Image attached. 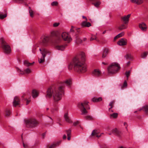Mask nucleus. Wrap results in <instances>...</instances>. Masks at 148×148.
Returning a JSON list of instances; mask_svg holds the SVG:
<instances>
[{
  "instance_id": "2f4dec72",
  "label": "nucleus",
  "mask_w": 148,
  "mask_h": 148,
  "mask_svg": "<svg viewBox=\"0 0 148 148\" xmlns=\"http://www.w3.org/2000/svg\"><path fill=\"white\" fill-rule=\"evenodd\" d=\"M71 83V80L70 79H67L64 82V84H66L68 85H70Z\"/></svg>"
},
{
  "instance_id": "6ab92c4d",
  "label": "nucleus",
  "mask_w": 148,
  "mask_h": 148,
  "mask_svg": "<svg viewBox=\"0 0 148 148\" xmlns=\"http://www.w3.org/2000/svg\"><path fill=\"white\" fill-rule=\"evenodd\" d=\"M126 41L127 40L126 39H122L118 42L117 44L120 46L125 45L127 43Z\"/></svg>"
},
{
  "instance_id": "5701e85b",
  "label": "nucleus",
  "mask_w": 148,
  "mask_h": 148,
  "mask_svg": "<svg viewBox=\"0 0 148 148\" xmlns=\"http://www.w3.org/2000/svg\"><path fill=\"white\" fill-rule=\"evenodd\" d=\"M102 100V98L101 97L99 98H93L92 99V100L94 102H98Z\"/></svg>"
},
{
  "instance_id": "69168bd1",
  "label": "nucleus",
  "mask_w": 148,
  "mask_h": 148,
  "mask_svg": "<svg viewBox=\"0 0 148 148\" xmlns=\"http://www.w3.org/2000/svg\"><path fill=\"white\" fill-rule=\"evenodd\" d=\"M86 40V38H84L83 39V40L84 41H85Z\"/></svg>"
},
{
  "instance_id": "bb28decb",
  "label": "nucleus",
  "mask_w": 148,
  "mask_h": 148,
  "mask_svg": "<svg viewBox=\"0 0 148 148\" xmlns=\"http://www.w3.org/2000/svg\"><path fill=\"white\" fill-rule=\"evenodd\" d=\"M118 114L117 113H114L110 114V117H112L114 118H116L118 116Z\"/></svg>"
},
{
  "instance_id": "37998d69",
  "label": "nucleus",
  "mask_w": 148,
  "mask_h": 148,
  "mask_svg": "<svg viewBox=\"0 0 148 148\" xmlns=\"http://www.w3.org/2000/svg\"><path fill=\"white\" fill-rule=\"evenodd\" d=\"M60 24L59 23H55L53 24V26L54 27L58 26Z\"/></svg>"
},
{
  "instance_id": "a878e982",
  "label": "nucleus",
  "mask_w": 148,
  "mask_h": 148,
  "mask_svg": "<svg viewBox=\"0 0 148 148\" xmlns=\"http://www.w3.org/2000/svg\"><path fill=\"white\" fill-rule=\"evenodd\" d=\"M82 42V40L78 37H76L75 42L77 44L81 43Z\"/></svg>"
},
{
  "instance_id": "58836bf2",
  "label": "nucleus",
  "mask_w": 148,
  "mask_h": 148,
  "mask_svg": "<svg viewBox=\"0 0 148 148\" xmlns=\"http://www.w3.org/2000/svg\"><path fill=\"white\" fill-rule=\"evenodd\" d=\"M10 110H7L6 111L5 116H8L10 115Z\"/></svg>"
},
{
  "instance_id": "39448f33",
  "label": "nucleus",
  "mask_w": 148,
  "mask_h": 148,
  "mask_svg": "<svg viewBox=\"0 0 148 148\" xmlns=\"http://www.w3.org/2000/svg\"><path fill=\"white\" fill-rule=\"evenodd\" d=\"M88 102L84 101L83 103H79L78 104V108L80 109L82 112V114H85L88 112L86 109H90V108L88 107Z\"/></svg>"
},
{
  "instance_id": "a211bd4d",
  "label": "nucleus",
  "mask_w": 148,
  "mask_h": 148,
  "mask_svg": "<svg viewBox=\"0 0 148 148\" xmlns=\"http://www.w3.org/2000/svg\"><path fill=\"white\" fill-rule=\"evenodd\" d=\"M93 75L96 77L99 76L101 75V71L98 69H95L92 72Z\"/></svg>"
},
{
  "instance_id": "a19ab883",
  "label": "nucleus",
  "mask_w": 148,
  "mask_h": 148,
  "mask_svg": "<svg viewBox=\"0 0 148 148\" xmlns=\"http://www.w3.org/2000/svg\"><path fill=\"white\" fill-rule=\"evenodd\" d=\"M58 4L57 1H54L51 3V5L52 6H57L58 5Z\"/></svg>"
},
{
  "instance_id": "13d9d810",
  "label": "nucleus",
  "mask_w": 148,
  "mask_h": 148,
  "mask_svg": "<svg viewBox=\"0 0 148 148\" xmlns=\"http://www.w3.org/2000/svg\"><path fill=\"white\" fill-rule=\"evenodd\" d=\"M82 18H83V19H85V21H87V18H86V17L84 16H82Z\"/></svg>"
},
{
  "instance_id": "f704fd0d",
  "label": "nucleus",
  "mask_w": 148,
  "mask_h": 148,
  "mask_svg": "<svg viewBox=\"0 0 148 148\" xmlns=\"http://www.w3.org/2000/svg\"><path fill=\"white\" fill-rule=\"evenodd\" d=\"M148 54V52H144L141 55L142 57L143 58H145L147 55Z\"/></svg>"
},
{
  "instance_id": "20e7f679",
  "label": "nucleus",
  "mask_w": 148,
  "mask_h": 148,
  "mask_svg": "<svg viewBox=\"0 0 148 148\" xmlns=\"http://www.w3.org/2000/svg\"><path fill=\"white\" fill-rule=\"evenodd\" d=\"M39 50L42 54V56L40 58H39L38 61L39 63H42L44 62L45 61V56L48 54L50 55L51 52L44 48H40Z\"/></svg>"
},
{
  "instance_id": "603ef678",
  "label": "nucleus",
  "mask_w": 148,
  "mask_h": 148,
  "mask_svg": "<svg viewBox=\"0 0 148 148\" xmlns=\"http://www.w3.org/2000/svg\"><path fill=\"white\" fill-rule=\"evenodd\" d=\"M58 110V108H56L55 109H51V112H53L54 110L57 111Z\"/></svg>"
},
{
  "instance_id": "1a4fd4ad",
  "label": "nucleus",
  "mask_w": 148,
  "mask_h": 148,
  "mask_svg": "<svg viewBox=\"0 0 148 148\" xmlns=\"http://www.w3.org/2000/svg\"><path fill=\"white\" fill-rule=\"evenodd\" d=\"M49 40V37L48 36H43L41 38L42 43L44 46H46L47 45Z\"/></svg>"
},
{
  "instance_id": "412c9836",
  "label": "nucleus",
  "mask_w": 148,
  "mask_h": 148,
  "mask_svg": "<svg viewBox=\"0 0 148 148\" xmlns=\"http://www.w3.org/2000/svg\"><path fill=\"white\" fill-rule=\"evenodd\" d=\"M71 130L69 129L68 130H66V132L67 133V136H68L67 139L68 140H70L71 139Z\"/></svg>"
},
{
  "instance_id": "423d86ee",
  "label": "nucleus",
  "mask_w": 148,
  "mask_h": 148,
  "mask_svg": "<svg viewBox=\"0 0 148 148\" xmlns=\"http://www.w3.org/2000/svg\"><path fill=\"white\" fill-rule=\"evenodd\" d=\"M0 42L1 43V47L3 49L4 52L6 54L10 53L11 51V49L9 45L8 44L3 38L0 39Z\"/></svg>"
},
{
  "instance_id": "ddd939ff",
  "label": "nucleus",
  "mask_w": 148,
  "mask_h": 148,
  "mask_svg": "<svg viewBox=\"0 0 148 148\" xmlns=\"http://www.w3.org/2000/svg\"><path fill=\"white\" fill-rule=\"evenodd\" d=\"M139 27L143 31H145L147 30V25L144 23H140L139 25Z\"/></svg>"
},
{
  "instance_id": "c03bdc74",
  "label": "nucleus",
  "mask_w": 148,
  "mask_h": 148,
  "mask_svg": "<svg viewBox=\"0 0 148 148\" xmlns=\"http://www.w3.org/2000/svg\"><path fill=\"white\" fill-rule=\"evenodd\" d=\"M23 145L24 147V148H28L29 146L26 143H23Z\"/></svg>"
},
{
  "instance_id": "7c9ffc66",
  "label": "nucleus",
  "mask_w": 148,
  "mask_h": 148,
  "mask_svg": "<svg viewBox=\"0 0 148 148\" xmlns=\"http://www.w3.org/2000/svg\"><path fill=\"white\" fill-rule=\"evenodd\" d=\"M126 27L124 25L122 24L119 27V29L120 30L126 29Z\"/></svg>"
},
{
  "instance_id": "052dcab7",
  "label": "nucleus",
  "mask_w": 148,
  "mask_h": 148,
  "mask_svg": "<svg viewBox=\"0 0 148 148\" xmlns=\"http://www.w3.org/2000/svg\"><path fill=\"white\" fill-rule=\"evenodd\" d=\"M119 38L118 37V36H115L114 37V40H116V39L118 38Z\"/></svg>"
},
{
  "instance_id": "6e6d98bb",
  "label": "nucleus",
  "mask_w": 148,
  "mask_h": 148,
  "mask_svg": "<svg viewBox=\"0 0 148 148\" xmlns=\"http://www.w3.org/2000/svg\"><path fill=\"white\" fill-rule=\"evenodd\" d=\"M141 110H143V111H144V106L142 107V108H140V109H139L138 110L139 111H140Z\"/></svg>"
},
{
  "instance_id": "774afa93",
  "label": "nucleus",
  "mask_w": 148,
  "mask_h": 148,
  "mask_svg": "<svg viewBox=\"0 0 148 148\" xmlns=\"http://www.w3.org/2000/svg\"><path fill=\"white\" fill-rule=\"evenodd\" d=\"M106 31H104L103 32V34H105V33H106Z\"/></svg>"
},
{
  "instance_id": "393cba45",
  "label": "nucleus",
  "mask_w": 148,
  "mask_h": 148,
  "mask_svg": "<svg viewBox=\"0 0 148 148\" xmlns=\"http://www.w3.org/2000/svg\"><path fill=\"white\" fill-rule=\"evenodd\" d=\"M34 62H33V63H29L27 61L25 60L24 61L23 63L25 66H29L32 65Z\"/></svg>"
},
{
  "instance_id": "9d476101",
  "label": "nucleus",
  "mask_w": 148,
  "mask_h": 148,
  "mask_svg": "<svg viewBox=\"0 0 148 148\" xmlns=\"http://www.w3.org/2000/svg\"><path fill=\"white\" fill-rule=\"evenodd\" d=\"M112 132L113 134L119 137H121L122 135L121 132L117 130L116 128L112 130Z\"/></svg>"
},
{
  "instance_id": "ea45409f",
  "label": "nucleus",
  "mask_w": 148,
  "mask_h": 148,
  "mask_svg": "<svg viewBox=\"0 0 148 148\" xmlns=\"http://www.w3.org/2000/svg\"><path fill=\"white\" fill-rule=\"evenodd\" d=\"M143 2V0H137L136 4L138 5L142 4Z\"/></svg>"
},
{
  "instance_id": "dca6fc26",
  "label": "nucleus",
  "mask_w": 148,
  "mask_h": 148,
  "mask_svg": "<svg viewBox=\"0 0 148 148\" xmlns=\"http://www.w3.org/2000/svg\"><path fill=\"white\" fill-rule=\"evenodd\" d=\"M87 21H85L82 22L81 23V25L82 27H89L91 26V23L89 22H87Z\"/></svg>"
},
{
  "instance_id": "0eeeda50",
  "label": "nucleus",
  "mask_w": 148,
  "mask_h": 148,
  "mask_svg": "<svg viewBox=\"0 0 148 148\" xmlns=\"http://www.w3.org/2000/svg\"><path fill=\"white\" fill-rule=\"evenodd\" d=\"M26 126L27 127L33 128L36 127L38 124V122L34 119H31L25 121Z\"/></svg>"
},
{
  "instance_id": "7ed1b4c3",
  "label": "nucleus",
  "mask_w": 148,
  "mask_h": 148,
  "mask_svg": "<svg viewBox=\"0 0 148 148\" xmlns=\"http://www.w3.org/2000/svg\"><path fill=\"white\" fill-rule=\"evenodd\" d=\"M120 68L118 64L117 63H112L108 68V73L114 74L118 71Z\"/></svg>"
},
{
  "instance_id": "6e6552de",
  "label": "nucleus",
  "mask_w": 148,
  "mask_h": 148,
  "mask_svg": "<svg viewBox=\"0 0 148 148\" xmlns=\"http://www.w3.org/2000/svg\"><path fill=\"white\" fill-rule=\"evenodd\" d=\"M61 36L63 39L65 41H67L68 42H70L72 40L69 34L65 32H63Z\"/></svg>"
},
{
  "instance_id": "5fc2aeb1",
  "label": "nucleus",
  "mask_w": 148,
  "mask_h": 148,
  "mask_svg": "<svg viewBox=\"0 0 148 148\" xmlns=\"http://www.w3.org/2000/svg\"><path fill=\"white\" fill-rule=\"evenodd\" d=\"M74 27L73 26H71V28L70 29V32H74V30H73Z\"/></svg>"
},
{
  "instance_id": "2eb2a0df",
  "label": "nucleus",
  "mask_w": 148,
  "mask_h": 148,
  "mask_svg": "<svg viewBox=\"0 0 148 148\" xmlns=\"http://www.w3.org/2000/svg\"><path fill=\"white\" fill-rule=\"evenodd\" d=\"M100 131L98 130L95 129L93 130L91 134L92 136H96L97 137L99 138L101 136V135H99L98 134L99 133Z\"/></svg>"
},
{
  "instance_id": "4d7b16f0",
  "label": "nucleus",
  "mask_w": 148,
  "mask_h": 148,
  "mask_svg": "<svg viewBox=\"0 0 148 148\" xmlns=\"http://www.w3.org/2000/svg\"><path fill=\"white\" fill-rule=\"evenodd\" d=\"M66 135H65V134L63 136V138L64 139H66Z\"/></svg>"
},
{
  "instance_id": "9b49d317",
  "label": "nucleus",
  "mask_w": 148,
  "mask_h": 148,
  "mask_svg": "<svg viewBox=\"0 0 148 148\" xmlns=\"http://www.w3.org/2000/svg\"><path fill=\"white\" fill-rule=\"evenodd\" d=\"M18 72L20 74H28L31 72V71L29 69H27L24 70V71H22L20 69H18Z\"/></svg>"
},
{
  "instance_id": "c756f323",
  "label": "nucleus",
  "mask_w": 148,
  "mask_h": 148,
  "mask_svg": "<svg viewBox=\"0 0 148 148\" xmlns=\"http://www.w3.org/2000/svg\"><path fill=\"white\" fill-rule=\"evenodd\" d=\"M115 103L114 101H112L110 102L109 104V106H110V108H109V110H110V109H111L113 107V105Z\"/></svg>"
},
{
  "instance_id": "f257e3e1",
  "label": "nucleus",
  "mask_w": 148,
  "mask_h": 148,
  "mask_svg": "<svg viewBox=\"0 0 148 148\" xmlns=\"http://www.w3.org/2000/svg\"><path fill=\"white\" fill-rule=\"evenodd\" d=\"M63 89L64 87L62 86H60L58 89L49 88L47 91L46 97L50 98L53 95L54 100L55 101H58L61 99L62 94L63 92Z\"/></svg>"
},
{
  "instance_id": "a18cd8bd",
  "label": "nucleus",
  "mask_w": 148,
  "mask_h": 148,
  "mask_svg": "<svg viewBox=\"0 0 148 148\" xmlns=\"http://www.w3.org/2000/svg\"><path fill=\"white\" fill-rule=\"evenodd\" d=\"M108 52H109V50L108 49L106 48L104 49L103 53H106L107 54H108Z\"/></svg>"
},
{
  "instance_id": "4be33fe9",
  "label": "nucleus",
  "mask_w": 148,
  "mask_h": 148,
  "mask_svg": "<svg viewBox=\"0 0 148 148\" xmlns=\"http://www.w3.org/2000/svg\"><path fill=\"white\" fill-rule=\"evenodd\" d=\"M32 97L33 98L37 97L38 96V92L35 89L33 90L32 91Z\"/></svg>"
},
{
  "instance_id": "09e8293b",
  "label": "nucleus",
  "mask_w": 148,
  "mask_h": 148,
  "mask_svg": "<svg viewBox=\"0 0 148 148\" xmlns=\"http://www.w3.org/2000/svg\"><path fill=\"white\" fill-rule=\"evenodd\" d=\"M60 41V40L58 38H57V40L55 41V43L56 44L59 43Z\"/></svg>"
},
{
  "instance_id": "f3484780",
  "label": "nucleus",
  "mask_w": 148,
  "mask_h": 148,
  "mask_svg": "<svg viewBox=\"0 0 148 148\" xmlns=\"http://www.w3.org/2000/svg\"><path fill=\"white\" fill-rule=\"evenodd\" d=\"M67 44L63 45H58L56 46V49L61 51L64 50L66 47L67 46Z\"/></svg>"
},
{
  "instance_id": "79ce46f5",
  "label": "nucleus",
  "mask_w": 148,
  "mask_h": 148,
  "mask_svg": "<svg viewBox=\"0 0 148 148\" xmlns=\"http://www.w3.org/2000/svg\"><path fill=\"white\" fill-rule=\"evenodd\" d=\"M124 34V33L123 32H122L121 33H120L119 34H118L117 35V36H118V37L119 38L122 37L123 36Z\"/></svg>"
},
{
  "instance_id": "4468645a",
  "label": "nucleus",
  "mask_w": 148,
  "mask_h": 148,
  "mask_svg": "<svg viewBox=\"0 0 148 148\" xmlns=\"http://www.w3.org/2000/svg\"><path fill=\"white\" fill-rule=\"evenodd\" d=\"M130 14H129L127 16H125L121 18V19L125 24L127 23L129 20V18L130 16Z\"/></svg>"
},
{
  "instance_id": "f8f14e48",
  "label": "nucleus",
  "mask_w": 148,
  "mask_h": 148,
  "mask_svg": "<svg viewBox=\"0 0 148 148\" xmlns=\"http://www.w3.org/2000/svg\"><path fill=\"white\" fill-rule=\"evenodd\" d=\"M20 101L18 97L17 96H15L14 98L13 101V106L16 107L20 104Z\"/></svg>"
},
{
  "instance_id": "473e14b6",
  "label": "nucleus",
  "mask_w": 148,
  "mask_h": 148,
  "mask_svg": "<svg viewBox=\"0 0 148 148\" xmlns=\"http://www.w3.org/2000/svg\"><path fill=\"white\" fill-rule=\"evenodd\" d=\"M7 16L6 14H2L0 12V18L3 19L6 17Z\"/></svg>"
},
{
  "instance_id": "4c0bfd02",
  "label": "nucleus",
  "mask_w": 148,
  "mask_h": 148,
  "mask_svg": "<svg viewBox=\"0 0 148 148\" xmlns=\"http://www.w3.org/2000/svg\"><path fill=\"white\" fill-rule=\"evenodd\" d=\"M85 118L88 120H92L93 119V118L91 116L88 115L87 116L85 117Z\"/></svg>"
},
{
  "instance_id": "0e129e2a",
  "label": "nucleus",
  "mask_w": 148,
  "mask_h": 148,
  "mask_svg": "<svg viewBox=\"0 0 148 148\" xmlns=\"http://www.w3.org/2000/svg\"><path fill=\"white\" fill-rule=\"evenodd\" d=\"M109 111L110 112H113V111L111 110V109H110V110H109Z\"/></svg>"
},
{
  "instance_id": "e433bc0d",
  "label": "nucleus",
  "mask_w": 148,
  "mask_h": 148,
  "mask_svg": "<svg viewBox=\"0 0 148 148\" xmlns=\"http://www.w3.org/2000/svg\"><path fill=\"white\" fill-rule=\"evenodd\" d=\"M127 83L126 80H125L123 84L121 86V88L122 89H123L124 88L127 87Z\"/></svg>"
},
{
  "instance_id": "864d4df0",
  "label": "nucleus",
  "mask_w": 148,
  "mask_h": 148,
  "mask_svg": "<svg viewBox=\"0 0 148 148\" xmlns=\"http://www.w3.org/2000/svg\"><path fill=\"white\" fill-rule=\"evenodd\" d=\"M107 55V54L106 53H103V54H102V57L103 58H105Z\"/></svg>"
},
{
  "instance_id": "72a5a7b5",
  "label": "nucleus",
  "mask_w": 148,
  "mask_h": 148,
  "mask_svg": "<svg viewBox=\"0 0 148 148\" xmlns=\"http://www.w3.org/2000/svg\"><path fill=\"white\" fill-rule=\"evenodd\" d=\"M29 10L30 15L32 17V18L33 17V11L31 9L30 7H29Z\"/></svg>"
},
{
  "instance_id": "c9c22d12",
  "label": "nucleus",
  "mask_w": 148,
  "mask_h": 148,
  "mask_svg": "<svg viewBox=\"0 0 148 148\" xmlns=\"http://www.w3.org/2000/svg\"><path fill=\"white\" fill-rule=\"evenodd\" d=\"M144 111L147 114H148V106H144Z\"/></svg>"
},
{
  "instance_id": "bf43d9fd",
  "label": "nucleus",
  "mask_w": 148,
  "mask_h": 148,
  "mask_svg": "<svg viewBox=\"0 0 148 148\" xmlns=\"http://www.w3.org/2000/svg\"><path fill=\"white\" fill-rule=\"evenodd\" d=\"M45 134H46L45 133H44L42 134V136L43 138H44L45 136Z\"/></svg>"
},
{
  "instance_id": "cd10ccee",
  "label": "nucleus",
  "mask_w": 148,
  "mask_h": 148,
  "mask_svg": "<svg viewBox=\"0 0 148 148\" xmlns=\"http://www.w3.org/2000/svg\"><path fill=\"white\" fill-rule=\"evenodd\" d=\"M125 58L126 59L131 60L132 58V57L130 54H127L125 56Z\"/></svg>"
},
{
  "instance_id": "c85d7f7f",
  "label": "nucleus",
  "mask_w": 148,
  "mask_h": 148,
  "mask_svg": "<svg viewBox=\"0 0 148 148\" xmlns=\"http://www.w3.org/2000/svg\"><path fill=\"white\" fill-rule=\"evenodd\" d=\"M60 142H58L56 143H53L51 145L49 148H54L56 146L58 145L59 143Z\"/></svg>"
},
{
  "instance_id": "8fccbe9b",
  "label": "nucleus",
  "mask_w": 148,
  "mask_h": 148,
  "mask_svg": "<svg viewBox=\"0 0 148 148\" xmlns=\"http://www.w3.org/2000/svg\"><path fill=\"white\" fill-rule=\"evenodd\" d=\"M79 123V122L78 121H76L74 122L73 123V125L75 126H76L77 125H78Z\"/></svg>"
},
{
  "instance_id": "b1692460",
  "label": "nucleus",
  "mask_w": 148,
  "mask_h": 148,
  "mask_svg": "<svg viewBox=\"0 0 148 148\" xmlns=\"http://www.w3.org/2000/svg\"><path fill=\"white\" fill-rule=\"evenodd\" d=\"M85 54L84 53H83V52H82L81 53V60L82 61H81L80 59L79 58H78V59L80 60V61L81 62H83H83V61L85 60Z\"/></svg>"
},
{
  "instance_id": "680f3d73",
  "label": "nucleus",
  "mask_w": 148,
  "mask_h": 148,
  "mask_svg": "<svg viewBox=\"0 0 148 148\" xmlns=\"http://www.w3.org/2000/svg\"><path fill=\"white\" fill-rule=\"evenodd\" d=\"M30 101L27 100L26 102V105L28 104L29 103Z\"/></svg>"
},
{
  "instance_id": "49530a36",
  "label": "nucleus",
  "mask_w": 148,
  "mask_h": 148,
  "mask_svg": "<svg viewBox=\"0 0 148 148\" xmlns=\"http://www.w3.org/2000/svg\"><path fill=\"white\" fill-rule=\"evenodd\" d=\"M130 71H126L125 73V75L128 78L130 75Z\"/></svg>"
},
{
  "instance_id": "338daca9",
  "label": "nucleus",
  "mask_w": 148,
  "mask_h": 148,
  "mask_svg": "<svg viewBox=\"0 0 148 148\" xmlns=\"http://www.w3.org/2000/svg\"><path fill=\"white\" fill-rule=\"evenodd\" d=\"M102 63L103 64H104V65H106V63L104 62H102Z\"/></svg>"
},
{
  "instance_id": "de8ad7c7",
  "label": "nucleus",
  "mask_w": 148,
  "mask_h": 148,
  "mask_svg": "<svg viewBox=\"0 0 148 148\" xmlns=\"http://www.w3.org/2000/svg\"><path fill=\"white\" fill-rule=\"evenodd\" d=\"M94 39H95L96 40H97V39H96V37L95 36H92L91 37V38H90V41H92V40Z\"/></svg>"
},
{
  "instance_id": "f03ea898",
  "label": "nucleus",
  "mask_w": 148,
  "mask_h": 148,
  "mask_svg": "<svg viewBox=\"0 0 148 148\" xmlns=\"http://www.w3.org/2000/svg\"><path fill=\"white\" fill-rule=\"evenodd\" d=\"M73 67L74 70L79 73H84L87 70L86 65L81 62L77 57L74 58L73 64L70 63L69 65L68 68L71 70Z\"/></svg>"
},
{
  "instance_id": "3c124183",
  "label": "nucleus",
  "mask_w": 148,
  "mask_h": 148,
  "mask_svg": "<svg viewBox=\"0 0 148 148\" xmlns=\"http://www.w3.org/2000/svg\"><path fill=\"white\" fill-rule=\"evenodd\" d=\"M130 1L136 4L137 0H130Z\"/></svg>"
},
{
  "instance_id": "aec40b11",
  "label": "nucleus",
  "mask_w": 148,
  "mask_h": 148,
  "mask_svg": "<svg viewBox=\"0 0 148 148\" xmlns=\"http://www.w3.org/2000/svg\"><path fill=\"white\" fill-rule=\"evenodd\" d=\"M64 118L66 122L70 123H72V121L69 117L68 112L64 114Z\"/></svg>"
},
{
  "instance_id": "e2e57ef3",
  "label": "nucleus",
  "mask_w": 148,
  "mask_h": 148,
  "mask_svg": "<svg viewBox=\"0 0 148 148\" xmlns=\"http://www.w3.org/2000/svg\"><path fill=\"white\" fill-rule=\"evenodd\" d=\"M25 96L26 99H27V98L28 97V96L27 95H25L24 96V97H25Z\"/></svg>"
}]
</instances>
